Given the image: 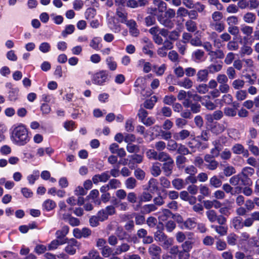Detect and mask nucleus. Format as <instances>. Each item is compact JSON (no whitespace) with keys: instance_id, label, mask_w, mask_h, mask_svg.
<instances>
[{"instance_id":"f257e3e1","label":"nucleus","mask_w":259,"mask_h":259,"mask_svg":"<svg viewBox=\"0 0 259 259\" xmlns=\"http://www.w3.org/2000/svg\"><path fill=\"white\" fill-rule=\"evenodd\" d=\"M10 139L13 144L18 146H24L28 144L30 140V136L25 125L19 123L14 125Z\"/></svg>"},{"instance_id":"f03ea898","label":"nucleus","mask_w":259,"mask_h":259,"mask_svg":"<svg viewBox=\"0 0 259 259\" xmlns=\"http://www.w3.org/2000/svg\"><path fill=\"white\" fill-rule=\"evenodd\" d=\"M148 12L150 14L156 16L157 20L160 23L168 28H172L174 26L173 21L171 20L176 15V12L171 9H168L165 11L164 15H158L156 9H149Z\"/></svg>"},{"instance_id":"7ed1b4c3","label":"nucleus","mask_w":259,"mask_h":259,"mask_svg":"<svg viewBox=\"0 0 259 259\" xmlns=\"http://www.w3.org/2000/svg\"><path fill=\"white\" fill-rule=\"evenodd\" d=\"M154 239L161 243L162 247L164 249H168L172 246L174 243V240L171 238H168L162 231L157 230L154 235Z\"/></svg>"},{"instance_id":"20e7f679","label":"nucleus","mask_w":259,"mask_h":259,"mask_svg":"<svg viewBox=\"0 0 259 259\" xmlns=\"http://www.w3.org/2000/svg\"><path fill=\"white\" fill-rule=\"evenodd\" d=\"M108 76V74L107 71L101 70L92 75V81L93 83L95 84L102 85H104L107 80Z\"/></svg>"},{"instance_id":"39448f33","label":"nucleus","mask_w":259,"mask_h":259,"mask_svg":"<svg viewBox=\"0 0 259 259\" xmlns=\"http://www.w3.org/2000/svg\"><path fill=\"white\" fill-rule=\"evenodd\" d=\"M162 249L155 244H151L148 248V253L152 259H160Z\"/></svg>"},{"instance_id":"423d86ee","label":"nucleus","mask_w":259,"mask_h":259,"mask_svg":"<svg viewBox=\"0 0 259 259\" xmlns=\"http://www.w3.org/2000/svg\"><path fill=\"white\" fill-rule=\"evenodd\" d=\"M67 245L65 248V252L67 253L73 255L75 253L76 249L78 248L79 244L76 240L72 239L69 240Z\"/></svg>"},{"instance_id":"0eeeda50","label":"nucleus","mask_w":259,"mask_h":259,"mask_svg":"<svg viewBox=\"0 0 259 259\" xmlns=\"http://www.w3.org/2000/svg\"><path fill=\"white\" fill-rule=\"evenodd\" d=\"M204 160L207 163L206 164V167L209 170L216 169L219 165L218 161L213 158L210 154H206L204 156Z\"/></svg>"},{"instance_id":"6e6552de","label":"nucleus","mask_w":259,"mask_h":259,"mask_svg":"<svg viewBox=\"0 0 259 259\" xmlns=\"http://www.w3.org/2000/svg\"><path fill=\"white\" fill-rule=\"evenodd\" d=\"M109 178V172H108V171H105L104 172L101 174L95 175L92 178V181L94 184H97L99 183V182L105 183V182L107 181Z\"/></svg>"},{"instance_id":"1a4fd4ad","label":"nucleus","mask_w":259,"mask_h":259,"mask_svg":"<svg viewBox=\"0 0 259 259\" xmlns=\"http://www.w3.org/2000/svg\"><path fill=\"white\" fill-rule=\"evenodd\" d=\"M185 108H190L193 113H196L199 111L200 105L198 103H193L190 99H186L183 103Z\"/></svg>"},{"instance_id":"9d476101","label":"nucleus","mask_w":259,"mask_h":259,"mask_svg":"<svg viewBox=\"0 0 259 259\" xmlns=\"http://www.w3.org/2000/svg\"><path fill=\"white\" fill-rule=\"evenodd\" d=\"M126 26L129 28L130 33L133 36H137L140 31L137 28V25L134 20H129L127 21Z\"/></svg>"},{"instance_id":"9b49d317","label":"nucleus","mask_w":259,"mask_h":259,"mask_svg":"<svg viewBox=\"0 0 259 259\" xmlns=\"http://www.w3.org/2000/svg\"><path fill=\"white\" fill-rule=\"evenodd\" d=\"M153 4L156 7H150V9H156L158 11V14L161 15V13L165 11L167 5L162 0H154Z\"/></svg>"},{"instance_id":"f8f14e48","label":"nucleus","mask_w":259,"mask_h":259,"mask_svg":"<svg viewBox=\"0 0 259 259\" xmlns=\"http://www.w3.org/2000/svg\"><path fill=\"white\" fill-rule=\"evenodd\" d=\"M232 150L235 154H242L245 157H248L249 154L247 149H245L242 145L236 144L232 147Z\"/></svg>"},{"instance_id":"ddd939ff","label":"nucleus","mask_w":259,"mask_h":259,"mask_svg":"<svg viewBox=\"0 0 259 259\" xmlns=\"http://www.w3.org/2000/svg\"><path fill=\"white\" fill-rule=\"evenodd\" d=\"M134 216L136 217V224L137 225H142L144 223L145 219L144 216L141 214H138L135 213L132 214H124L123 215L122 219L124 220H130L132 219Z\"/></svg>"},{"instance_id":"4468645a","label":"nucleus","mask_w":259,"mask_h":259,"mask_svg":"<svg viewBox=\"0 0 259 259\" xmlns=\"http://www.w3.org/2000/svg\"><path fill=\"white\" fill-rule=\"evenodd\" d=\"M56 203L55 201L51 199L45 200L42 203V209L43 210L50 211L55 208Z\"/></svg>"},{"instance_id":"2eb2a0df","label":"nucleus","mask_w":259,"mask_h":259,"mask_svg":"<svg viewBox=\"0 0 259 259\" xmlns=\"http://www.w3.org/2000/svg\"><path fill=\"white\" fill-rule=\"evenodd\" d=\"M174 162L172 158L163 164V169L166 176H170L172 172Z\"/></svg>"},{"instance_id":"dca6fc26","label":"nucleus","mask_w":259,"mask_h":259,"mask_svg":"<svg viewBox=\"0 0 259 259\" xmlns=\"http://www.w3.org/2000/svg\"><path fill=\"white\" fill-rule=\"evenodd\" d=\"M116 15L122 23L126 24L128 21L127 20V13L122 7H118L116 10Z\"/></svg>"},{"instance_id":"f3484780","label":"nucleus","mask_w":259,"mask_h":259,"mask_svg":"<svg viewBox=\"0 0 259 259\" xmlns=\"http://www.w3.org/2000/svg\"><path fill=\"white\" fill-rule=\"evenodd\" d=\"M197 226V222L195 218L187 219L183 224V228L188 230H193Z\"/></svg>"},{"instance_id":"a211bd4d","label":"nucleus","mask_w":259,"mask_h":259,"mask_svg":"<svg viewBox=\"0 0 259 259\" xmlns=\"http://www.w3.org/2000/svg\"><path fill=\"white\" fill-rule=\"evenodd\" d=\"M190 132L187 130H181L178 133L174 134L173 137L176 140H184L190 136Z\"/></svg>"},{"instance_id":"6ab92c4d","label":"nucleus","mask_w":259,"mask_h":259,"mask_svg":"<svg viewBox=\"0 0 259 259\" xmlns=\"http://www.w3.org/2000/svg\"><path fill=\"white\" fill-rule=\"evenodd\" d=\"M256 20V16L253 12H248L243 15V20L246 23L253 24Z\"/></svg>"},{"instance_id":"aec40b11","label":"nucleus","mask_w":259,"mask_h":259,"mask_svg":"<svg viewBox=\"0 0 259 259\" xmlns=\"http://www.w3.org/2000/svg\"><path fill=\"white\" fill-rule=\"evenodd\" d=\"M212 145L214 147L212 148L210 151V155L211 156H213V158H215V157L218 156L219 155H220V151L222 149V145L219 144L218 141H214L212 142Z\"/></svg>"},{"instance_id":"412c9836","label":"nucleus","mask_w":259,"mask_h":259,"mask_svg":"<svg viewBox=\"0 0 259 259\" xmlns=\"http://www.w3.org/2000/svg\"><path fill=\"white\" fill-rule=\"evenodd\" d=\"M108 25L109 29L112 30L114 33H119L121 30L120 25L115 23L113 17L108 20Z\"/></svg>"},{"instance_id":"4be33fe9","label":"nucleus","mask_w":259,"mask_h":259,"mask_svg":"<svg viewBox=\"0 0 259 259\" xmlns=\"http://www.w3.org/2000/svg\"><path fill=\"white\" fill-rule=\"evenodd\" d=\"M177 84L186 89H189L193 85V82L189 78H185L182 80L177 81Z\"/></svg>"},{"instance_id":"5701e85b","label":"nucleus","mask_w":259,"mask_h":259,"mask_svg":"<svg viewBox=\"0 0 259 259\" xmlns=\"http://www.w3.org/2000/svg\"><path fill=\"white\" fill-rule=\"evenodd\" d=\"M208 70L206 69H201L197 73V80L199 81H205L208 80Z\"/></svg>"},{"instance_id":"b1692460","label":"nucleus","mask_w":259,"mask_h":259,"mask_svg":"<svg viewBox=\"0 0 259 259\" xmlns=\"http://www.w3.org/2000/svg\"><path fill=\"white\" fill-rule=\"evenodd\" d=\"M66 239L60 240L55 239L52 241L48 245V250H51L56 249L59 245L66 243Z\"/></svg>"},{"instance_id":"393cba45","label":"nucleus","mask_w":259,"mask_h":259,"mask_svg":"<svg viewBox=\"0 0 259 259\" xmlns=\"http://www.w3.org/2000/svg\"><path fill=\"white\" fill-rule=\"evenodd\" d=\"M204 55L203 51L197 50L192 54V57L194 61L199 62L204 61Z\"/></svg>"},{"instance_id":"a878e982","label":"nucleus","mask_w":259,"mask_h":259,"mask_svg":"<svg viewBox=\"0 0 259 259\" xmlns=\"http://www.w3.org/2000/svg\"><path fill=\"white\" fill-rule=\"evenodd\" d=\"M101 41L102 39L100 37H94L91 40L90 46L93 49L99 50L101 48Z\"/></svg>"},{"instance_id":"bb28decb","label":"nucleus","mask_w":259,"mask_h":259,"mask_svg":"<svg viewBox=\"0 0 259 259\" xmlns=\"http://www.w3.org/2000/svg\"><path fill=\"white\" fill-rule=\"evenodd\" d=\"M242 220L239 217H235L231 221V225L236 230L241 229L243 228V223Z\"/></svg>"},{"instance_id":"cd10ccee","label":"nucleus","mask_w":259,"mask_h":259,"mask_svg":"<svg viewBox=\"0 0 259 259\" xmlns=\"http://www.w3.org/2000/svg\"><path fill=\"white\" fill-rule=\"evenodd\" d=\"M172 185L175 189L181 190L185 188L186 183L183 179L177 178L172 180Z\"/></svg>"},{"instance_id":"c85d7f7f","label":"nucleus","mask_w":259,"mask_h":259,"mask_svg":"<svg viewBox=\"0 0 259 259\" xmlns=\"http://www.w3.org/2000/svg\"><path fill=\"white\" fill-rule=\"evenodd\" d=\"M210 27L213 30H216L220 33L223 31L225 28V25L222 22H215V23H210L209 24Z\"/></svg>"},{"instance_id":"c756f323","label":"nucleus","mask_w":259,"mask_h":259,"mask_svg":"<svg viewBox=\"0 0 259 259\" xmlns=\"http://www.w3.org/2000/svg\"><path fill=\"white\" fill-rule=\"evenodd\" d=\"M39 177V172L38 170H34L33 171L32 174L29 175L27 179L28 181V183L30 185L34 184L35 181L38 179Z\"/></svg>"},{"instance_id":"7c9ffc66","label":"nucleus","mask_w":259,"mask_h":259,"mask_svg":"<svg viewBox=\"0 0 259 259\" xmlns=\"http://www.w3.org/2000/svg\"><path fill=\"white\" fill-rule=\"evenodd\" d=\"M211 228L214 229L217 233L223 236L226 235L228 228L222 225H211Z\"/></svg>"},{"instance_id":"2f4dec72","label":"nucleus","mask_w":259,"mask_h":259,"mask_svg":"<svg viewBox=\"0 0 259 259\" xmlns=\"http://www.w3.org/2000/svg\"><path fill=\"white\" fill-rule=\"evenodd\" d=\"M157 101V99L156 96H152L149 100L145 101L144 103L145 108L149 109H152Z\"/></svg>"},{"instance_id":"473e14b6","label":"nucleus","mask_w":259,"mask_h":259,"mask_svg":"<svg viewBox=\"0 0 259 259\" xmlns=\"http://www.w3.org/2000/svg\"><path fill=\"white\" fill-rule=\"evenodd\" d=\"M138 65L143 66V71L146 73L150 71L152 69V65L149 62H146L144 59L139 60Z\"/></svg>"},{"instance_id":"72a5a7b5","label":"nucleus","mask_w":259,"mask_h":259,"mask_svg":"<svg viewBox=\"0 0 259 259\" xmlns=\"http://www.w3.org/2000/svg\"><path fill=\"white\" fill-rule=\"evenodd\" d=\"M241 31L243 34L249 36L253 33V27L249 25L243 24L241 26Z\"/></svg>"},{"instance_id":"f704fd0d","label":"nucleus","mask_w":259,"mask_h":259,"mask_svg":"<svg viewBox=\"0 0 259 259\" xmlns=\"http://www.w3.org/2000/svg\"><path fill=\"white\" fill-rule=\"evenodd\" d=\"M160 166V163L158 162L154 163L151 169L152 175L155 177L158 176L161 171Z\"/></svg>"},{"instance_id":"c9c22d12","label":"nucleus","mask_w":259,"mask_h":259,"mask_svg":"<svg viewBox=\"0 0 259 259\" xmlns=\"http://www.w3.org/2000/svg\"><path fill=\"white\" fill-rule=\"evenodd\" d=\"M69 228L67 226H64V227L59 230L56 232V237L58 239H61L64 237L69 232Z\"/></svg>"},{"instance_id":"e433bc0d","label":"nucleus","mask_w":259,"mask_h":259,"mask_svg":"<svg viewBox=\"0 0 259 259\" xmlns=\"http://www.w3.org/2000/svg\"><path fill=\"white\" fill-rule=\"evenodd\" d=\"M210 185L215 188H218L221 187L222 182L221 180L218 178L217 176H213L209 180Z\"/></svg>"},{"instance_id":"4c0bfd02","label":"nucleus","mask_w":259,"mask_h":259,"mask_svg":"<svg viewBox=\"0 0 259 259\" xmlns=\"http://www.w3.org/2000/svg\"><path fill=\"white\" fill-rule=\"evenodd\" d=\"M252 53V50L251 47L248 46H243L240 49L239 54L240 56L243 57L245 55H251Z\"/></svg>"},{"instance_id":"58836bf2","label":"nucleus","mask_w":259,"mask_h":259,"mask_svg":"<svg viewBox=\"0 0 259 259\" xmlns=\"http://www.w3.org/2000/svg\"><path fill=\"white\" fill-rule=\"evenodd\" d=\"M207 219L211 222H214L217 220L218 215L216 211L213 209H209L206 212Z\"/></svg>"},{"instance_id":"ea45409f","label":"nucleus","mask_w":259,"mask_h":259,"mask_svg":"<svg viewBox=\"0 0 259 259\" xmlns=\"http://www.w3.org/2000/svg\"><path fill=\"white\" fill-rule=\"evenodd\" d=\"M156 209H157V207L154 204H146L142 207V212L143 213L148 214Z\"/></svg>"},{"instance_id":"a19ab883","label":"nucleus","mask_w":259,"mask_h":259,"mask_svg":"<svg viewBox=\"0 0 259 259\" xmlns=\"http://www.w3.org/2000/svg\"><path fill=\"white\" fill-rule=\"evenodd\" d=\"M151 76V74H148L145 77H139L137 78L135 82L136 87H144L146 84V80L147 78H149Z\"/></svg>"},{"instance_id":"79ce46f5","label":"nucleus","mask_w":259,"mask_h":259,"mask_svg":"<svg viewBox=\"0 0 259 259\" xmlns=\"http://www.w3.org/2000/svg\"><path fill=\"white\" fill-rule=\"evenodd\" d=\"M172 214L170 211L167 209H163L161 212V214L158 216L160 221H165Z\"/></svg>"},{"instance_id":"37998d69","label":"nucleus","mask_w":259,"mask_h":259,"mask_svg":"<svg viewBox=\"0 0 259 259\" xmlns=\"http://www.w3.org/2000/svg\"><path fill=\"white\" fill-rule=\"evenodd\" d=\"M130 246L127 243H123L120 245L118 246L115 251V254H120L122 252H125L129 250Z\"/></svg>"},{"instance_id":"c03bdc74","label":"nucleus","mask_w":259,"mask_h":259,"mask_svg":"<svg viewBox=\"0 0 259 259\" xmlns=\"http://www.w3.org/2000/svg\"><path fill=\"white\" fill-rule=\"evenodd\" d=\"M152 198V196L151 194L147 191H144L139 196V202L142 203V202L149 201Z\"/></svg>"},{"instance_id":"a18cd8bd","label":"nucleus","mask_w":259,"mask_h":259,"mask_svg":"<svg viewBox=\"0 0 259 259\" xmlns=\"http://www.w3.org/2000/svg\"><path fill=\"white\" fill-rule=\"evenodd\" d=\"M166 69V65L162 64L159 66L156 65L153 66V71L157 75H162Z\"/></svg>"},{"instance_id":"49530a36","label":"nucleus","mask_w":259,"mask_h":259,"mask_svg":"<svg viewBox=\"0 0 259 259\" xmlns=\"http://www.w3.org/2000/svg\"><path fill=\"white\" fill-rule=\"evenodd\" d=\"M185 26L187 30L190 32H194L197 29L196 23L192 20L186 21Z\"/></svg>"},{"instance_id":"de8ad7c7","label":"nucleus","mask_w":259,"mask_h":259,"mask_svg":"<svg viewBox=\"0 0 259 259\" xmlns=\"http://www.w3.org/2000/svg\"><path fill=\"white\" fill-rule=\"evenodd\" d=\"M245 84V81L240 79H235L233 81L232 85L235 90L242 89Z\"/></svg>"},{"instance_id":"09e8293b","label":"nucleus","mask_w":259,"mask_h":259,"mask_svg":"<svg viewBox=\"0 0 259 259\" xmlns=\"http://www.w3.org/2000/svg\"><path fill=\"white\" fill-rule=\"evenodd\" d=\"M158 153L154 149H149L146 152V155L149 159L157 160Z\"/></svg>"},{"instance_id":"8fccbe9b","label":"nucleus","mask_w":259,"mask_h":259,"mask_svg":"<svg viewBox=\"0 0 259 259\" xmlns=\"http://www.w3.org/2000/svg\"><path fill=\"white\" fill-rule=\"evenodd\" d=\"M222 65L220 64H211L207 67L208 72L210 73H214V72H218L221 70Z\"/></svg>"},{"instance_id":"3c124183","label":"nucleus","mask_w":259,"mask_h":259,"mask_svg":"<svg viewBox=\"0 0 259 259\" xmlns=\"http://www.w3.org/2000/svg\"><path fill=\"white\" fill-rule=\"evenodd\" d=\"M174 73L177 77H181L184 76L185 71L182 66H175L174 67Z\"/></svg>"},{"instance_id":"603ef678","label":"nucleus","mask_w":259,"mask_h":259,"mask_svg":"<svg viewBox=\"0 0 259 259\" xmlns=\"http://www.w3.org/2000/svg\"><path fill=\"white\" fill-rule=\"evenodd\" d=\"M96 15V9L93 8L87 9L84 14L85 19L87 20H91L92 19H93Z\"/></svg>"},{"instance_id":"864d4df0","label":"nucleus","mask_w":259,"mask_h":259,"mask_svg":"<svg viewBox=\"0 0 259 259\" xmlns=\"http://www.w3.org/2000/svg\"><path fill=\"white\" fill-rule=\"evenodd\" d=\"M125 184L127 189H133L136 186V180L133 178H130L126 180Z\"/></svg>"},{"instance_id":"5fc2aeb1","label":"nucleus","mask_w":259,"mask_h":259,"mask_svg":"<svg viewBox=\"0 0 259 259\" xmlns=\"http://www.w3.org/2000/svg\"><path fill=\"white\" fill-rule=\"evenodd\" d=\"M39 50L42 53L46 54L50 51L51 46L48 42H42L40 44L38 47Z\"/></svg>"},{"instance_id":"6e6d98bb","label":"nucleus","mask_w":259,"mask_h":259,"mask_svg":"<svg viewBox=\"0 0 259 259\" xmlns=\"http://www.w3.org/2000/svg\"><path fill=\"white\" fill-rule=\"evenodd\" d=\"M227 48L230 51H236L239 49V45L237 41L230 40L227 45Z\"/></svg>"},{"instance_id":"4d7b16f0","label":"nucleus","mask_w":259,"mask_h":259,"mask_svg":"<svg viewBox=\"0 0 259 259\" xmlns=\"http://www.w3.org/2000/svg\"><path fill=\"white\" fill-rule=\"evenodd\" d=\"M226 74L227 75L228 78L230 79H234L236 76V72L234 67L230 66L226 70Z\"/></svg>"},{"instance_id":"13d9d810","label":"nucleus","mask_w":259,"mask_h":259,"mask_svg":"<svg viewBox=\"0 0 259 259\" xmlns=\"http://www.w3.org/2000/svg\"><path fill=\"white\" fill-rule=\"evenodd\" d=\"M74 29L75 27L73 25H67L65 26V28L64 31H62V35L64 37H66L67 35L73 33Z\"/></svg>"},{"instance_id":"bf43d9fd","label":"nucleus","mask_w":259,"mask_h":259,"mask_svg":"<svg viewBox=\"0 0 259 259\" xmlns=\"http://www.w3.org/2000/svg\"><path fill=\"white\" fill-rule=\"evenodd\" d=\"M171 158L169 155L167 153H165V152L162 151L158 153V158L157 160L163 161V162L165 163L168 160Z\"/></svg>"},{"instance_id":"052dcab7","label":"nucleus","mask_w":259,"mask_h":259,"mask_svg":"<svg viewBox=\"0 0 259 259\" xmlns=\"http://www.w3.org/2000/svg\"><path fill=\"white\" fill-rule=\"evenodd\" d=\"M211 37L213 39V42L214 46L217 47V48L220 49L223 46L222 44L221 39L217 38V33L215 32H212L211 34Z\"/></svg>"},{"instance_id":"680f3d73","label":"nucleus","mask_w":259,"mask_h":259,"mask_svg":"<svg viewBox=\"0 0 259 259\" xmlns=\"http://www.w3.org/2000/svg\"><path fill=\"white\" fill-rule=\"evenodd\" d=\"M238 238V236L235 234H230L227 238V242L230 245H234L236 243Z\"/></svg>"},{"instance_id":"e2e57ef3","label":"nucleus","mask_w":259,"mask_h":259,"mask_svg":"<svg viewBox=\"0 0 259 259\" xmlns=\"http://www.w3.org/2000/svg\"><path fill=\"white\" fill-rule=\"evenodd\" d=\"M227 24L231 26H234L238 24V18L236 16H231L227 18L226 19Z\"/></svg>"},{"instance_id":"0e129e2a","label":"nucleus","mask_w":259,"mask_h":259,"mask_svg":"<svg viewBox=\"0 0 259 259\" xmlns=\"http://www.w3.org/2000/svg\"><path fill=\"white\" fill-rule=\"evenodd\" d=\"M112 249L110 248L109 246L106 245L101 250V253L104 257H109L112 254Z\"/></svg>"},{"instance_id":"69168bd1","label":"nucleus","mask_w":259,"mask_h":259,"mask_svg":"<svg viewBox=\"0 0 259 259\" xmlns=\"http://www.w3.org/2000/svg\"><path fill=\"white\" fill-rule=\"evenodd\" d=\"M223 16L222 13L220 11H215L211 15L212 21L211 22H215L221 21Z\"/></svg>"},{"instance_id":"338daca9","label":"nucleus","mask_w":259,"mask_h":259,"mask_svg":"<svg viewBox=\"0 0 259 259\" xmlns=\"http://www.w3.org/2000/svg\"><path fill=\"white\" fill-rule=\"evenodd\" d=\"M106 61L109 69L114 70L117 68V64L116 62L113 61L111 57H109L107 58Z\"/></svg>"},{"instance_id":"774afa93","label":"nucleus","mask_w":259,"mask_h":259,"mask_svg":"<svg viewBox=\"0 0 259 259\" xmlns=\"http://www.w3.org/2000/svg\"><path fill=\"white\" fill-rule=\"evenodd\" d=\"M91 259H104L100 256L99 253L96 249H92L88 253Z\"/></svg>"}]
</instances>
